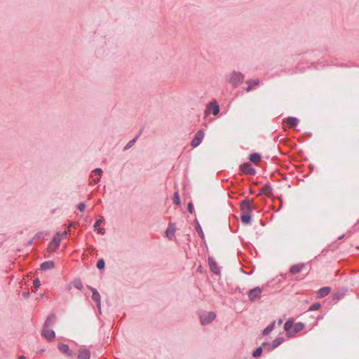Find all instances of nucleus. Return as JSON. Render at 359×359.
<instances>
[{"instance_id":"1","label":"nucleus","mask_w":359,"mask_h":359,"mask_svg":"<svg viewBox=\"0 0 359 359\" xmlns=\"http://www.w3.org/2000/svg\"><path fill=\"white\" fill-rule=\"evenodd\" d=\"M67 236V231H64L62 232L57 233L51 241V242L49 243L48 250L49 252H54L55 251L58 247L60 246V242L62 239L66 238Z\"/></svg>"},{"instance_id":"7","label":"nucleus","mask_w":359,"mask_h":359,"mask_svg":"<svg viewBox=\"0 0 359 359\" xmlns=\"http://www.w3.org/2000/svg\"><path fill=\"white\" fill-rule=\"evenodd\" d=\"M262 292V290L259 287L252 289L249 291V293H248L249 299L251 301H255L257 299H259L261 297Z\"/></svg>"},{"instance_id":"5","label":"nucleus","mask_w":359,"mask_h":359,"mask_svg":"<svg viewBox=\"0 0 359 359\" xmlns=\"http://www.w3.org/2000/svg\"><path fill=\"white\" fill-rule=\"evenodd\" d=\"M212 112L213 115H217L219 112V107L216 101L211 102L205 109V114Z\"/></svg>"},{"instance_id":"23","label":"nucleus","mask_w":359,"mask_h":359,"mask_svg":"<svg viewBox=\"0 0 359 359\" xmlns=\"http://www.w3.org/2000/svg\"><path fill=\"white\" fill-rule=\"evenodd\" d=\"M261 158L262 157H261L260 154H259L257 153H255V154H252L250 155V160L255 163H257L260 161Z\"/></svg>"},{"instance_id":"19","label":"nucleus","mask_w":359,"mask_h":359,"mask_svg":"<svg viewBox=\"0 0 359 359\" xmlns=\"http://www.w3.org/2000/svg\"><path fill=\"white\" fill-rule=\"evenodd\" d=\"M90 352L86 349L80 350L78 354V359H89Z\"/></svg>"},{"instance_id":"11","label":"nucleus","mask_w":359,"mask_h":359,"mask_svg":"<svg viewBox=\"0 0 359 359\" xmlns=\"http://www.w3.org/2000/svg\"><path fill=\"white\" fill-rule=\"evenodd\" d=\"M286 123L290 128H294L299 122V119L295 117H288L283 121Z\"/></svg>"},{"instance_id":"32","label":"nucleus","mask_w":359,"mask_h":359,"mask_svg":"<svg viewBox=\"0 0 359 359\" xmlns=\"http://www.w3.org/2000/svg\"><path fill=\"white\" fill-rule=\"evenodd\" d=\"M41 285L40 280L36 278L34 280L33 286L34 287V290H36Z\"/></svg>"},{"instance_id":"8","label":"nucleus","mask_w":359,"mask_h":359,"mask_svg":"<svg viewBox=\"0 0 359 359\" xmlns=\"http://www.w3.org/2000/svg\"><path fill=\"white\" fill-rule=\"evenodd\" d=\"M252 201L245 199L241 203V209L243 213H250L252 212Z\"/></svg>"},{"instance_id":"38","label":"nucleus","mask_w":359,"mask_h":359,"mask_svg":"<svg viewBox=\"0 0 359 359\" xmlns=\"http://www.w3.org/2000/svg\"><path fill=\"white\" fill-rule=\"evenodd\" d=\"M97 231V233H100V234H104V229H102V228H97L95 229Z\"/></svg>"},{"instance_id":"35","label":"nucleus","mask_w":359,"mask_h":359,"mask_svg":"<svg viewBox=\"0 0 359 359\" xmlns=\"http://www.w3.org/2000/svg\"><path fill=\"white\" fill-rule=\"evenodd\" d=\"M188 210L190 213H193L194 212V205L191 203L188 204Z\"/></svg>"},{"instance_id":"27","label":"nucleus","mask_w":359,"mask_h":359,"mask_svg":"<svg viewBox=\"0 0 359 359\" xmlns=\"http://www.w3.org/2000/svg\"><path fill=\"white\" fill-rule=\"evenodd\" d=\"M262 191L264 194L269 196L271 194V188L269 186H264L262 187Z\"/></svg>"},{"instance_id":"26","label":"nucleus","mask_w":359,"mask_h":359,"mask_svg":"<svg viewBox=\"0 0 359 359\" xmlns=\"http://www.w3.org/2000/svg\"><path fill=\"white\" fill-rule=\"evenodd\" d=\"M275 323H272L270 325H269L263 331V334L264 335L268 334L274 327Z\"/></svg>"},{"instance_id":"21","label":"nucleus","mask_w":359,"mask_h":359,"mask_svg":"<svg viewBox=\"0 0 359 359\" xmlns=\"http://www.w3.org/2000/svg\"><path fill=\"white\" fill-rule=\"evenodd\" d=\"M241 221L244 224H248L251 222V217L250 213H243L241 217Z\"/></svg>"},{"instance_id":"14","label":"nucleus","mask_w":359,"mask_h":359,"mask_svg":"<svg viewBox=\"0 0 359 359\" xmlns=\"http://www.w3.org/2000/svg\"><path fill=\"white\" fill-rule=\"evenodd\" d=\"M246 83L248 84V86L246 88L245 90L247 92H250V90H252V89H254V88L255 86H257L259 85V81L258 79H255V80H248L246 81Z\"/></svg>"},{"instance_id":"39","label":"nucleus","mask_w":359,"mask_h":359,"mask_svg":"<svg viewBox=\"0 0 359 359\" xmlns=\"http://www.w3.org/2000/svg\"><path fill=\"white\" fill-rule=\"evenodd\" d=\"M18 359H25V356L24 355H21L18 358Z\"/></svg>"},{"instance_id":"10","label":"nucleus","mask_w":359,"mask_h":359,"mask_svg":"<svg viewBox=\"0 0 359 359\" xmlns=\"http://www.w3.org/2000/svg\"><path fill=\"white\" fill-rule=\"evenodd\" d=\"M102 172V169H100V168L95 169L93 171V174H92L90 176L92 182H93L94 184H97L100 180Z\"/></svg>"},{"instance_id":"16","label":"nucleus","mask_w":359,"mask_h":359,"mask_svg":"<svg viewBox=\"0 0 359 359\" xmlns=\"http://www.w3.org/2000/svg\"><path fill=\"white\" fill-rule=\"evenodd\" d=\"M58 348L61 352H62L63 353H65L66 355H67L69 356L72 355V352L69 350V346L66 344H59Z\"/></svg>"},{"instance_id":"37","label":"nucleus","mask_w":359,"mask_h":359,"mask_svg":"<svg viewBox=\"0 0 359 359\" xmlns=\"http://www.w3.org/2000/svg\"><path fill=\"white\" fill-rule=\"evenodd\" d=\"M75 287L79 290H81L83 288L82 283L81 282H78L75 283Z\"/></svg>"},{"instance_id":"3","label":"nucleus","mask_w":359,"mask_h":359,"mask_svg":"<svg viewBox=\"0 0 359 359\" xmlns=\"http://www.w3.org/2000/svg\"><path fill=\"white\" fill-rule=\"evenodd\" d=\"M244 80V76L241 72H233L229 77V82L235 87L241 85Z\"/></svg>"},{"instance_id":"6","label":"nucleus","mask_w":359,"mask_h":359,"mask_svg":"<svg viewBox=\"0 0 359 359\" xmlns=\"http://www.w3.org/2000/svg\"><path fill=\"white\" fill-rule=\"evenodd\" d=\"M204 132L203 130H198L194 136V138L192 140L191 142V145L193 147H198L202 142L204 137Z\"/></svg>"},{"instance_id":"4","label":"nucleus","mask_w":359,"mask_h":359,"mask_svg":"<svg viewBox=\"0 0 359 359\" xmlns=\"http://www.w3.org/2000/svg\"><path fill=\"white\" fill-rule=\"evenodd\" d=\"M215 317L214 312H203L200 315L201 323L203 325L208 324L214 320Z\"/></svg>"},{"instance_id":"34","label":"nucleus","mask_w":359,"mask_h":359,"mask_svg":"<svg viewBox=\"0 0 359 359\" xmlns=\"http://www.w3.org/2000/svg\"><path fill=\"white\" fill-rule=\"evenodd\" d=\"M85 208H86V205L84 203H79V205H78V209L80 210V211H83L85 210Z\"/></svg>"},{"instance_id":"25","label":"nucleus","mask_w":359,"mask_h":359,"mask_svg":"<svg viewBox=\"0 0 359 359\" xmlns=\"http://www.w3.org/2000/svg\"><path fill=\"white\" fill-rule=\"evenodd\" d=\"M284 339L283 337H279V338H277L275 340L273 341L272 342V344H271V349H274L275 348H276L277 346H278L280 344H281L283 342Z\"/></svg>"},{"instance_id":"30","label":"nucleus","mask_w":359,"mask_h":359,"mask_svg":"<svg viewBox=\"0 0 359 359\" xmlns=\"http://www.w3.org/2000/svg\"><path fill=\"white\" fill-rule=\"evenodd\" d=\"M262 353V347L257 348L252 353V355L254 357H258Z\"/></svg>"},{"instance_id":"33","label":"nucleus","mask_w":359,"mask_h":359,"mask_svg":"<svg viewBox=\"0 0 359 359\" xmlns=\"http://www.w3.org/2000/svg\"><path fill=\"white\" fill-rule=\"evenodd\" d=\"M102 221L103 220L102 219L97 220L94 225L95 229L98 228L100 226V225L102 224Z\"/></svg>"},{"instance_id":"15","label":"nucleus","mask_w":359,"mask_h":359,"mask_svg":"<svg viewBox=\"0 0 359 359\" xmlns=\"http://www.w3.org/2000/svg\"><path fill=\"white\" fill-rule=\"evenodd\" d=\"M330 291L331 288L330 287H324L317 292V297L318 298H323L327 296L330 292Z\"/></svg>"},{"instance_id":"29","label":"nucleus","mask_w":359,"mask_h":359,"mask_svg":"<svg viewBox=\"0 0 359 359\" xmlns=\"http://www.w3.org/2000/svg\"><path fill=\"white\" fill-rule=\"evenodd\" d=\"M320 308V303H315L309 307V311H316V310H318Z\"/></svg>"},{"instance_id":"12","label":"nucleus","mask_w":359,"mask_h":359,"mask_svg":"<svg viewBox=\"0 0 359 359\" xmlns=\"http://www.w3.org/2000/svg\"><path fill=\"white\" fill-rule=\"evenodd\" d=\"M208 263H209L210 269L213 273H215L216 274H219L220 273V270H219V268L217 262L212 258L208 259Z\"/></svg>"},{"instance_id":"24","label":"nucleus","mask_w":359,"mask_h":359,"mask_svg":"<svg viewBox=\"0 0 359 359\" xmlns=\"http://www.w3.org/2000/svg\"><path fill=\"white\" fill-rule=\"evenodd\" d=\"M292 327H293V323H292V322H291L290 320L287 321L284 325V328H285V331H287L288 335L290 337H291V333H292L291 329H292Z\"/></svg>"},{"instance_id":"9","label":"nucleus","mask_w":359,"mask_h":359,"mask_svg":"<svg viewBox=\"0 0 359 359\" xmlns=\"http://www.w3.org/2000/svg\"><path fill=\"white\" fill-rule=\"evenodd\" d=\"M240 169L242 172L247 175H253L255 173V169L249 163H245L241 165Z\"/></svg>"},{"instance_id":"2","label":"nucleus","mask_w":359,"mask_h":359,"mask_svg":"<svg viewBox=\"0 0 359 359\" xmlns=\"http://www.w3.org/2000/svg\"><path fill=\"white\" fill-rule=\"evenodd\" d=\"M54 323L53 318H48L44 325V328L42 332V335L48 340H52L55 338V332L53 330L48 328Z\"/></svg>"},{"instance_id":"18","label":"nucleus","mask_w":359,"mask_h":359,"mask_svg":"<svg viewBox=\"0 0 359 359\" xmlns=\"http://www.w3.org/2000/svg\"><path fill=\"white\" fill-rule=\"evenodd\" d=\"M304 328V325L301 323L293 325L291 337L299 332Z\"/></svg>"},{"instance_id":"20","label":"nucleus","mask_w":359,"mask_h":359,"mask_svg":"<svg viewBox=\"0 0 359 359\" xmlns=\"http://www.w3.org/2000/svg\"><path fill=\"white\" fill-rule=\"evenodd\" d=\"M303 266H304V264H302L293 265L291 266L290 271L292 273L296 274V273H299L302 271Z\"/></svg>"},{"instance_id":"31","label":"nucleus","mask_w":359,"mask_h":359,"mask_svg":"<svg viewBox=\"0 0 359 359\" xmlns=\"http://www.w3.org/2000/svg\"><path fill=\"white\" fill-rule=\"evenodd\" d=\"M105 264L103 259H100L97 263V267L99 269H103L104 268Z\"/></svg>"},{"instance_id":"22","label":"nucleus","mask_w":359,"mask_h":359,"mask_svg":"<svg viewBox=\"0 0 359 359\" xmlns=\"http://www.w3.org/2000/svg\"><path fill=\"white\" fill-rule=\"evenodd\" d=\"M54 267V263L51 261L43 262L41 264V269L42 270L50 269Z\"/></svg>"},{"instance_id":"36","label":"nucleus","mask_w":359,"mask_h":359,"mask_svg":"<svg viewBox=\"0 0 359 359\" xmlns=\"http://www.w3.org/2000/svg\"><path fill=\"white\" fill-rule=\"evenodd\" d=\"M135 141H136V138H135L133 140H131L130 142H129L128 143V144L126 146V149L130 148L135 143Z\"/></svg>"},{"instance_id":"28","label":"nucleus","mask_w":359,"mask_h":359,"mask_svg":"<svg viewBox=\"0 0 359 359\" xmlns=\"http://www.w3.org/2000/svg\"><path fill=\"white\" fill-rule=\"evenodd\" d=\"M173 203L177 205H179L180 204V198L178 192H175L174 194Z\"/></svg>"},{"instance_id":"17","label":"nucleus","mask_w":359,"mask_h":359,"mask_svg":"<svg viewBox=\"0 0 359 359\" xmlns=\"http://www.w3.org/2000/svg\"><path fill=\"white\" fill-rule=\"evenodd\" d=\"M93 295L92 299L97 303L98 307L100 306V295L95 288H91Z\"/></svg>"},{"instance_id":"13","label":"nucleus","mask_w":359,"mask_h":359,"mask_svg":"<svg viewBox=\"0 0 359 359\" xmlns=\"http://www.w3.org/2000/svg\"><path fill=\"white\" fill-rule=\"evenodd\" d=\"M176 228L175 224H170L168 228L166 230V236L170 239L172 240L175 236Z\"/></svg>"}]
</instances>
